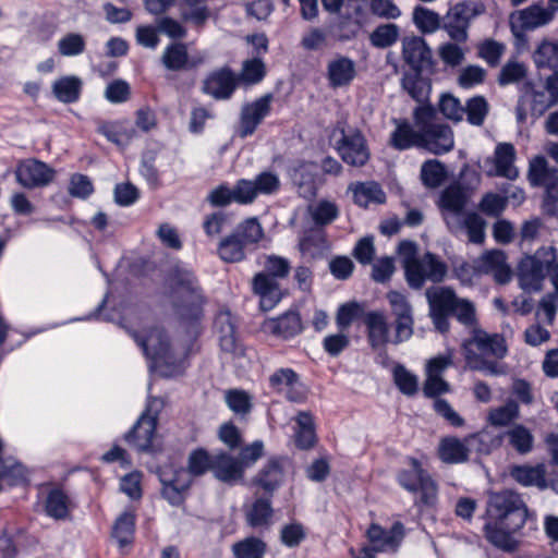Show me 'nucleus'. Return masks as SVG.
<instances>
[{
    "label": "nucleus",
    "instance_id": "nucleus-43",
    "mask_svg": "<svg viewBox=\"0 0 558 558\" xmlns=\"http://www.w3.org/2000/svg\"><path fill=\"white\" fill-rule=\"evenodd\" d=\"M295 444L300 449H310L316 441L314 418L308 412H300L295 417Z\"/></svg>",
    "mask_w": 558,
    "mask_h": 558
},
{
    "label": "nucleus",
    "instance_id": "nucleus-48",
    "mask_svg": "<svg viewBox=\"0 0 558 558\" xmlns=\"http://www.w3.org/2000/svg\"><path fill=\"white\" fill-rule=\"evenodd\" d=\"M554 12L541 5L533 4L519 13L521 26L524 29H534L549 23Z\"/></svg>",
    "mask_w": 558,
    "mask_h": 558
},
{
    "label": "nucleus",
    "instance_id": "nucleus-34",
    "mask_svg": "<svg viewBox=\"0 0 558 558\" xmlns=\"http://www.w3.org/2000/svg\"><path fill=\"white\" fill-rule=\"evenodd\" d=\"M271 497L259 496L245 508V521L253 529L269 526L274 515Z\"/></svg>",
    "mask_w": 558,
    "mask_h": 558
},
{
    "label": "nucleus",
    "instance_id": "nucleus-63",
    "mask_svg": "<svg viewBox=\"0 0 558 558\" xmlns=\"http://www.w3.org/2000/svg\"><path fill=\"white\" fill-rule=\"evenodd\" d=\"M527 73L526 66L517 60H509L501 68L497 82L500 86H507L522 81Z\"/></svg>",
    "mask_w": 558,
    "mask_h": 558
},
{
    "label": "nucleus",
    "instance_id": "nucleus-53",
    "mask_svg": "<svg viewBox=\"0 0 558 558\" xmlns=\"http://www.w3.org/2000/svg\"><path fill=\"white\" fill-rule=\"evenodd\" d=\"M519 417L520 408L514 400H508L504 405L495 408L488 413V422L496 427L508 426Z\"/></svg>",
    "mask_w": 558,
    "mask_h": 558
},
{
    "label": "nucleus",
    "instance_id": "nucleus-11",
    "mask_svg": "<svg viewBox=\"0 0 558 558\" xmlns=\"http://www.w3.org/2000/svg\"><path fill=\"white\" fill-rule=\"evenodd\" d=\"M515 159L517 151L511 143H498L494 154L484 159L482 169L489 178L499 177L514 181L519 177Z\"/></svg>",
    "mask_w": 558,
    "mask_h": 558
},
{
    "label": "nucleus",
    "instance_id": "nucleus-8",
    "mask_svg": "<svg viewBox=\"0 0 558 558\" xmlns=\"http://www.w3.org/2000/svg\"><path fill=\"white\" fill-rule=\"evenodd\" d=\"M162 405V401L158 398L148 399L145 411L141 414L133 428L124 436L129 445L138 451L150 449Z\"/></svg>",
    "mask_w": 558,
    "mask_h": 558
},
{
    "label": "nucleus",
    "instance_id": "nucleus-16",
    "mask_svg": "<svg viewBox=\"0 0 558 558\" xmlns=\"http://www.w3.org/2000/svg\"><path fill=\"white\" fill-rule=\"evenodd\" d=\"M477 14L475 5L466 2L457 3L447 13L442 28L456 43H464L468 39L470 22Z\"/></svg>",
    "mask_w": 558,
    "mask_h": 558
},
{
    "label": "nucleus",
    "instance_id": "nucleus-58",
    "mask_svg": "<svg viewBox=\"0 0 558 558\" xmlns=\"http://www.w3.org/2000/svg\"><path fill=\"white\" fill-rule=\"evenodd\" d=\"M421 179L425 186L436 189L442 184L446 179V170L438 160H427L422 165Z\"/></svg>",
    "mask_w": 558,
    "mask_h": 558
},
{
    "label": "nucleus",
    "instance_id": "nucleus-44",
    "mask_svg": "<svg viewBox=\"0 0 558 558\" xmlns=\"http://www.w3.org/2000/svg\"><path fill=\"white\" fill-rule=\"evenodd\" d=\"M246 244L232 232L221 239L218 245V255L226 263H240L245 258Z\"/></svg>",
    "mask_w": 558,
    "mask_h": 558
},
{
    "label": "nucleus",
    "instance_id": "nucleus-1",
    "mask_svg": "<svg viewBox=\"0 0 558 558\" xmlns=\"http://www.w3.org/2000/svg\"><path fill=\"white\" fill-rule=\"evenodd\" d=\"M486 518V539L506 553H514L520 544L514 534L523 527L527 518V507L521 496L512 490L492 494Z\"/></svg>",
    "mask_w": 558,
    "mask_h": 558
},
{
    "label": "nucleus",
    "instance_id": "nucleus-18",
    "mask_svg": "<svg viewBox=\"0 0 558 558\" xmlns=\"http://www.w3.org/2000/svg\"><path fill=\"white\" fill-rule=\"evenodd\" d=\"M272 96L266 94L241 109L239 135L244 138L252 135L262 121L270 113Z\"/></svg>",
    "mask_w": 558,
    "mask_h": 558
},
{
    "label": "nucleus",
    "instance_id": "nucleus-49",
    "mask_svg": "<svg viewBox=\"0 0 558 558\" xmlns=\"http://www.w3.org/2000/svg\"><path fill=\"white\" fill-rule=\"evenodd\" d=\"M135 529V513L126 510L119 515L112 529V536L120 547L130 544L133 539Z\"/></svg>",
    "mask_w": 558,
    "mask_h": 558
},
{
    "label": "nucleus",
    "instance_id": "nucleus-6",
    "mask_svg": "<svg viewBox=\"0 0 558 558\" xmlns=\"http://www.w3.org/2000/svg\"><path fill=\"white\" fill-rule=\"evenodd\" d=\"M397 482L403 489L416 496L415 506L429 508L436 505L438 485L417 459H408V468L398 472Z\"/></svg>",
    "mask_w": 558,
    "mask_h": 558
},
{
    "label": "nucleus",
    "instance_id": "nucleus-29",
    "mask_svg": "<svg viewBox=\"0 0 558 558\" xmlns=\"http://www.w3.org/2000/svg\"><path fill=\"white\" fill-rule=\"evenodd\" d=\"M252 289L259 296L260 308L265 312L272 310L281 300L279 283L265 272H258L254 276Z\"/></svg>",
    "mask_w": 558,
    "mask_h": 558
},
{
    "label": "nucleus",
    "instance_id": "nucleus-31",
    "mask_svg": "<svg viewBox=\"0 0 558 558\" xmlns=\"http://www.w3.org/2000/svg\"><path fill=\"white\" fill-rule=\"evenodd\" d=\"M468 203L466 191L459 184H451L447 186L440 195V207L447 211L445 215L446 222L448 220H456L461 217L463 209Z\"/></svg>",
    "mask_w": 558,
    "mask_h": 558
},
{
    "label": "nucleus",
    "instance_id": "nucleus-22",
    "mask_svg": "<svg viewBox=\"0 0 558 558\" xmlns=\"http://www.w3.org/2000/svg\"><path fill=\"white\" fill-rule=\"evenodd\" d=\"M363 323L366 327L367 340L369 345L377 350L392 343L390 338V325L383 311H369L364 314Z\"/></svg>",
    "mask_w": 558,
    "mask_h": 558
},
{
    "label": "nucleus",
    "instance_id": "nucleus-62",
    "mask_svg": "<svg viewBox=\"0 0 558 558\" xmlns=\"http://www.w3.org/2000/svg\"><path fill=\"white\" fill-rule=\"evenodd\" d=\"M213 465L214 456L203 448L193 450L189 456L187 471L192 476H201L209 470L213 472Z\"/></svg>",
    "mask_w": 558,
    "mask_h": 558
},
{
    "label": "nucleus",
    "instance_id": "nucleus-9",
    "mask_svg": "<svg viewBox=\"0 0 558 558\" xmlns=\"http://www.w3.org/2000/svg\"><path fill=\"white\" fill-rule=\"evenodd\" d=\"M341 138L337 142L336 149L343 160L352 167H363L371 158L367 141L363 133L355 129H340Z\"/></svg>",
    "mask_w": 558,
    "mask_h": 558
},
{
    "label": "nucleus",
    "instance_id": "nucleus-33",
    "mask_svg": "<svg viewBox=\"0 0 558 558\" xmlns=\"http://www.w3.org/2000/svg\"><path fill=\"white\" fill-rule=\"evenodd\" d=\"M355 75V63L348 57H337L327 65V78L332 88L350 85Z\"/></svg>",
    "mask_w": 558,
    "mask_h": 558
},
{
    "label": "nucleus",
    "instance_id": "nucleus-64",
    "mask_svg": "<svg viewBox=\"0 0 558 558\" xmlns=\"http://www.w3.org/2000/svg\"><path fill=\"white\" fill-rule=\"evenodd\" d=\"M439 112L452 122H460L463 120V105L460 100L451 94H442L438 101Z\"/></svg>",
    "mask_w": 558,
    "mask_h": 558
},
{
    "label": "nucleus",
    "instance_id": "nucleus-32",
    "mask_svg": "<svg viewBox=\"0 0 558 558\" xmlns=\"http://www.w3.org/2000/svg\"><path fill=\"white\" fill-rule=\"evenodd\" d=\"M269 386L277 392L284 393L286 398L293 402L303 399L296 390L300 386L299 375L291 368H279L269 377Z\"/></svg>",
    "mask_w": 558,
    "mask_h": 558
},
{
    "label": "nucleus",
    "instance_id": "nucleus-50",
    "mask_svg": "<svg viewBox=\"0 0 558 558\" xmlns=\"http://www.w3.org/2000/svg\"><path fill=\"white\" fill-rule=\"evenodd\" d=\"M489 105L485 97L474 96L469 98L463 106V116L466 121L474 126H482L488 116Z\"/></svg>",
    "mask_w": 558,
    "mask_h": 558
},
{
    "label": "nucleus",
    "instance_id": "nucleus-15",
    "mask_svg": "<svg viewBox=\"0 0 558 558\" xmlns=\"http://www.w3.org/2000/svg\"><path fill=\"white\" fill-rule=\"evenodd\" d=\"M171 286L175 306L191 305V307H195L201 303V288L192 271L177 269L171 278Z\"/></svg>",
    "mask_w": 558,
    "mask_h": 558
},
{
    "label": "nucleus",
    "instance_id": "nucleus-26",
    "mask_svg": "<svg viewBox=\"0 0 558 558\" xmlns=\"http://www.w3.org/2000/svg\"><path fill=\"white\" fill-rule=\"evenodd\" d=\"M366 536L379 551L395 549L404 536V526L401 522H395L389 530H385L379 524L372 523L366 531Z\"/></svg>",
    "mask_w": 558,
    "mask_h": 558
},
{
    "label": "nucleus",
    "instance_id": "nucleus-7",
    "mask_svg": "<svg viewBox=\"0 0 558 558\" xmlns=\"http://www.w3.org/2000/svg\"><path fill=\"white\" fill-rule=\"evenodd\" d=\"M555 259L556 248L554 246L541 247L535 254L525 256L518 266L521 289L526 292L539 291Z\"/></svg>",
    "mask_w": 558,
    "mask_h": 558
},
{
    "label": "nucleus",
    "instance_id": "nucleus-27",
    "mask_svg": "<svg viewBox=\"0 0 558 558\" xmlns=\"http://www.w3.org/2000/svg\"><path fill=\"white\" fill-rule=\"evenodd\" d=\"M529 180L532 185H544L545 195L558 197V169H549L544 157L533 159L530 165Z\"/></svg>",
    "mask_w": 558,
    "mask_h": 558
},
{
    "label": "nucleus",
    "instance_id": "nucleus-57",
    "mask_svg": "<svg viewBox=\"0 0 558 558\" xmlns=\"http://www.w3.org/2000/svg\"><path fill=\"white\" fill-rule=\"evenodd\" d=\"M235 558H262L266 551V544L258 537H246L232 546Z\"/></svg>",
    "mask_w": 558,
    "mask_h": 558
},
{
    "label": "nucleus",
    "instance_id": "nucleus-37",
    "mask_svg": "<svg viewBox=\"0 0 558 558\" xmlns=\"http://www.w3.org/2000/svg\"><path fill=\"white\" fill-rule=\"evenodd\" d=\"M524 95L522 96L523 101L530 104L531 113L535 118L542 117L548 109L557 106L550 93L545 88V83L542 88H536L534 84L526 83L524 85Z\"/></svg>",
    "mask_w": 558,
    "mask_h": 558
},
{
    "label": "nucleus",
    "instance_id": "nucleus-3",
    "mask_svg": "<svg viewBox=\"0 0 558 558\" xmlns=\"http://www.w3.org/2000/svg\"><path fill=\"white\" fill-rule=\"evenodd\" d=\"M143 353L151 360L156 367H166L165 376H175L183 372L187 352L173 347L165 330L154 327L143 332L129 331Z\"/></svg>",
    "mask_w": 558,
    "mask_h": 558
},
{
    "label": "nucleus",
    "instance_id": "nucleus-52",
    "mask_svg": "<svg viewBox=\"0 0 558 558\" xmlns=\"http://www.w3.org/2000/svg\"><path fill=\"white\" fill-rule=\"evenodd\" d=\"M45 509L49 517L63 520L70 513V499L61 489H52L46 498Z\"/></svg>",
    "mask_w": 558,
    "mask_h": 558
},
{
    "label": "nucleus",
    "instance_id": "nucleus-60",
    "mask_svg": "<svg viewBox=\"0 0 558 558\" xmlns=\"http://www.w3.org/2000/svg\"><path fill=\"white\" fill-rule=\"evenodd\" d=\"M233 232L241 238L246 246L258 243L264 236V230L256 217L245 219L236 226Z\"/></svg>",
    "mask_w": 558,
    "mask_h": 558
},
{
    "label": "nucleus",
    "instance_id": "nucleus-46",
    "mask_svg": "<svg viewBox=\"0 0 558 558\" xmlns=\"http://www.w3.org/2000/svg\"><path fill=\"white\" fill-rule=\"evenodd\" d=\"M465 441L469 445L470 450L473 449L480 454H489L493 450L501 446L502 435L483 429L478 433L466 436Z\"/></svg>",
    "mask_w": 558,
    "mask_h": 558
},
{
    "label": "nucleus",
    "instance_id": "nucleus-19",
    "mask_svg": "<svg viewBox=\"0 0 558 558\" xmlns=\"http://www.w3.org/2000/svg\"><path fill=\"white\" fill-rule=\"evenodd\" d=\"M402 58L413 72H424L433 65V53L424 38L418 36L402 39Z\"/></svg>",
    "mask_w": 558,
    "mask_h": 558
},
{
    "label": "nucleus",
    "instance_id": "nucleus-41",
    "mask_svg": "<svg viewBox=\"0 0 558 558\" xmlns=\"http://www.w3.org/2000/svg\"><path fill=\"white\" fill-rule=\"evenodd\" d=\"M160 61L169 71L187 70L189 52L186 45L182 43L168 45L161 54Z\"/></svg>",
    "mask_w": 558,
    "mask_h": 558
},
{
    "label": "nucleus",
    "instance_id": "nucleus-59",
    "mask_svg": "<svg viewBox=\"0 0 558 558\" xmlns=\"http://www.w3.org/2000/svg\"><path fill=\"white\" fill-rule=\"evenodd\" d=\"M413 22L424 34H433L440 28L439 14L424 7H416L414 9Z\"/></svg>",
    "mask_w": 558,
    "mask_h": 558
},
{
    "label": "nucleus",
    "instance_id": "nucleus-25",
    "mask_svg": "<svg viewBox=\"0 0 558 558\" xmlns=\"http://www.w3.org/2000/svg\"><path fill=\"white\" fill-rule=\"evenodd\" d=\"M298 248L306 262L322 258L329 248L325 231L320 228L305 230L299 238Z\"/></svg>",
    "mask_w": 558,
    "mask_h": 558
},
{
    "label": "nucleus",
    "instance_id": "nucleus-61",
    "mask_svg": "<svg viewBox=\"0 0 558 558\" xmlns=\"http://www.w3.org/2000/svg\"><path fill=\"white\" fill-rule=\"evenodd\" d=\"M266 75V66L263 60L258 57L245 60L242 64L240 76L245 84L254 85L263 81Z\"/></svg>",
    "mask_w": 558,
    "mask_h": 558
},
{
    "label": "nucleus",
    "instance_id": "nucleus-13",
    "mask_svg": "<svg viewBox=\"0 0 558 558\" xmlns=\"http://www.w3.org/2000/svg\"><path fill=\"white\" fill-rule=\"evenodd\" d=\"M290 462L286 458H270L252 478V486L272 497L274 493L284 483Z\"/></svg>",
    "mask_w": 558,
    "mask_h": 558
},
{
    "label": "nucleus",
    "instance_id": "nucleus-35",
    "mask_svg": "<svg viewBox=\"0 0 558 558\" xmlns=\"http://www.w3.org/2000/svg\"><path fill=\"white\" fill-rule=\"evenodd\" d=\"M511 477L522 486H535L543 490L548 487L544 464L514 465L510 469Z\"/></svg>",
    "mask_w": 558,
    "mask_h": 558
},
{
    "label": "nucleus",
    "instance_id": "nucleus-30",
    "mask_svg": "<svg viewBox=\"0 0 558 558\" xmlns=\"http://www.w3.org/2000/svg\"><path fill=\"white\" fill-rule=\"evenodd\" d=\"M96 131L119 147H126L137 136V132L129 122L102 120L96 121Z\"/></svg>",
    "mask_w": 558,
    "mask_h": 558
},
{
    "label": "nucleus",
    "instance_id": "nucleus-20",
    "mask_svg": "<svg viewBox=\"0 0 558 558\" xmlns=\"http://www.w3.org/2000/svg\"><path fill=\"white\" fill-rule=\"evenodd\" d=\"M476 269L481 274L492 275L499 284H506L512 278V270L507 263V255L501 250L484 252L476 260Z\"/></svg>",
    "mask_w": 558,
    "mask_h": 558
},
{
    "label": "nucleus",
    "instance_id": "nucleus-10",
    "mask_svg": "<svg viewBox=\"0 0 558 558\" xmlns=\"http://www.w3.org/2000/svg\"><path fill=\"white\" fill-rule=\"evenodd\" d=\"M463 348L470 360L478 352L481 356L502 359L507 354V344L500 333H488L481 326L471 330L470 337L464 340Z\"/></svg>",
    "mask_w": 558,
    "mask_h": 558
},
{
    "label": "nucleus",
    "instance_id": "nucleus-47",
    "mask_svg": "<svg viewBox=\"0 0 558 558\" xmlns=\"http://www.w3.org/2000/svg\"><path fill=\"white\" fill-rule=\"evenodd\" d=\"M208 0H182L180 4L181 17L196 26H203L209 17Z\"/></svg>",
    "mask_w": 558,
    "mask_h": 558
},
{
    "label": "nucleus",
    "instance_id": "nucleus-40",
    "mask_svg": "<svg viewBox=\"0 0 558 558\" xmlns=\"http://www.w3.org/2000/svg\"><path fill=\"white\" fill-rule=\"evenodd\" d=\"M537 69H547L558 72V40H542L532 54Z\"/></svg>",
    "mask_w": 558,
    "mask_h": 558
},
{
    "label": "nucleus",
    "instance_id": "nucleus-56",
    "mask_svg": "<svg viewBox=\"0 0 558 558\" xmlns=\"http://www.w3.org/2000/svg\"><path fill=\"white\" fill-rule=\"evenodd\" d=\"M390 141L391 145L400 150L418 146V129L413 130L408 122H402L392 132Z\"/></svg>",
    "mask_w": 558,
    "mask_h": 558
},
{
    "label": "nucleus",
    "instance_id": "nucleus-42",
    "mask_svg": "<svg viewBox=\"0 0 558 558\" xmlns=\"http://www.w3.org/2000/svg\"><path fill=\"white\" fill-rule=\"evenodd\" d=\"M502 435L509 445L520 454H526L532 451L534 446V436L531 430L522 424H514Z\"/></svg>",
    "mask_w": 558,
    "mask_h": 558
},
{
    "label": "nucleus",
    "instance_id": "nucleus-4",
    "mask_svg": "<svg viewBox=\"0 0 558 558\" xmlns=\"http://www.w3.org/2000/svg\"><path fill=\"white\" fill-rule=\"evenodd\" d=\"M414 125L418 129V147L435 155L450 151L454 146L451 128L437 119L433 105H418L413 111Z\"/></svg>",
    "mask_w": 558,
    "mask_h": 558
},
{
    "label": "nucleus",
    "instance_id": "nucleus-38",
    "mask_svg": "<svg viewBox=\"0 0 558 558\" xmlns=\"http://www.w3.org/2000/svg\"><path fill=\"white\" fill-rule=\"evenodd\" d=\"M423 72L404 73L401 80L402 88L421 105H430L428 101L432 90L429 80L422 76Z\"/></svg>",
    "mask_w": 558,
    "mask_h": 558
},
{
    "label": "nucleus",
    "instance_id": "nucleus-24",
    "mask_svg": "<svg viewBox=\"0 0 558 558\" xmlns=\"http://www.w3.org/2000/svg\"><path fill=\"white\" fill-rule=\"evenodd\" d=\"M303 329L301 316L298 311L290 310L284 314L266 319L263 323V330L272 336L290 339L299 335Z\"/></svg>",
    "mask_w": 558,
    "mask_h": 558
},
{
    "label": "nucleus",
    "instance_id": "nucleus-5",
    "mask_svg": "<svg viewBox=\"0 0 558 558\" xmlns=\"http://www.w3.org/2000/svg\"><path fill=\"white\" fill-rule=\"evenodd\" d=\"M399 251L409 255L404 259V269L407 281L412 289H421L427 280L439 283L445 279L448 267L436 255L426 253L423 257L415 258V244L410 241L401 242Z\"/></svg>",
    "mask_w": 558,
    "mask_h": 558
},
{
    "label": "nucleus",
    "instance_id": "nucleus-51",
    "mask_svg": "<svg viewBox=\"0 0 558 558\" xmlns=\"http://www.w3.org/2000/svg\"><path fill=\"white\" fill-rule=\"evenodd\" d=\"M400 37L397 24L387 23L378 25L369 35L371 45L375 48L386 49L393 46Z\"/></svg>",
    "mask_w": 558,
    "mask_h": 558
},
{
    "label": "nucleus",
    "instance_id": "nucleus-14",
    "mask_svg": "<svg viewBox=\"0 0 558 558\" xmlns=\"http://www.w3.org/2000/svg\"><path fill=\"white\" fill-rule=\"evenodd\" d=\"M54 175V169L35 158L20 161L15 169L16 181L25 189L47 186Z\"/></svg>",
    "mask_w": 558,
    "mask_h": 558
},
{
    "label": "nucleus",
    "instance_id": "nucleus-17",
    "mask_svg": "<svg viewBox=\"0 0 558 558\" xmlns=\"http://www.w3.org/2000/svg\"><path fill=\"white\" fill-rule=\"evenodd\" d=\"M238 86V76L229 68L223 66L210 72L202 83V92L216 100H228Z\"/></svg>",
    "mask_w": 558,
    "mask_h": 558
},
{
    "label": "nucleus",
    "instance_id": "nucleus-39",
    "mask_svg": "<svg viewBox=\"0 0 558 558\" xmlns=\"http://www.w3.org/2000/svg\"><path fill=\"white\" fill-rule=\"evenodd\" d=\"M83 82L74 75L63 76L52 84L54 97L63 104H73L81 97Z\"/></svg>",
    "mask_w": 558,
    "mask_h": 558
},
{
    "label": "nucleus",
    "instance_id": "nucleus-45",
    "mask_svg": "<svg viewBox=\"0 0 558 558\" xmlns=\"http://www.w3.org/2000/svg\"><path fill=\"white\" fill-rule=\"evenodd\" d=\"M353 201L361 207H367L371 203L383 204L386 194L375 182L357 183L352 187Z\"/></svg>",
    "mask_w": 558,
    "mask_h": 558
},
{
    "label": "nucleus",
    "instance_id": "nucleus-21",
    "mask_svg": "<svg viewBox=\"0 0 558 558\" xmlns=\"http://www.w3.org/2000/svg\"><path fill=\"white\" fill-rule=\"evenodd\" d=\"M486 221L474 211L466 213L456 220H448L447 228L456 236L466 234L469 242L473 244H483Z\"/></svg>",
    "mask_w": 558,
    "mask_h": 558
},
{
    "label": "nucleus",
    "instance_id": "nucleus-36",
    "mask_svg": "<svg viewBox=\"0 0 558 558\" xmlns=\"http://www.w3.org/2000/svg\"><path fill=\"white\" fill-rule=\"evenodd\" d=\"M439 459L448 464H460L469 460L470 447L465 441L457 437H445L438 448Z\"/></svg>",
    "mask_w": 558,
    "mask_h": 558
},
{
    "label": "nucleus",
    "instance_id": "nucleus-2",
    "mask_svg": "<svg viewBox=\"0 0 558 558\" xmlns=\"http://www.w3.org/2000/svg\"><path fill=\"white\" fill-rule=\"evenodd\" d=\"M425 295L433 325L440 333H447L450 330V316L470 331L480 326L475 304L469 299L459 298L452 288L428 289Z\"/></svg>",
    "mask_w": 558,
    "mask_h": 558
},
{
    "label": "nucleus",
    "instance_id": "nucleus-55",
    "mask_svg": "<svg viewBox=\"0 0 558 558\" xmlns=\"http://www.w3.org/2000/svg\"><path fill=\"white\" fill-rule=\"evenodd\" d=\"M393 383L401 393L413 397L418 391V377L408 371L402 364H397L392 369Z\"/></svg>",
    "mask_w": 558,
    "mask_h": 558
},
{
    "label": "nucleus",
    "instance_id": "nucleus-12",
    "mask_svg": "<svg viewBox=\"0 0 558 558\" xmlns=\"http://www.w3.org/2000/svg\"><path fill=\"white\" fill-rule=\"evenodd\" d=\"M387 300L390 304L391 313L395 318V336L392 338V343L399 344L409 340L413 335V307L407 296L397 291L388 292Z\"/></svg>",
    "mask_w": 558,
    "mask_h": 558
},
{
    "label": "nucleus",
    "instance_id": "nucleus-54",
    "mask_svg": "<svg viewBox=\"0 0 558 558\" xmlns=\"http://www.w3.org/2000/svg\"><path fill=\"white\" fill-rule=\"evenodd\" d=\"M308 211L312 220L316 225V228L323 229V227L330 225L339 216L338 206L330 201H319L316 205L310 206Z\"/></svg>",
    "mask_w": 558,
    "mask_h": 558
},
{
    "label": "nucleus",
    "instance_id": "nucleus-28",
    "mask_svg": "<svg viewBox=\"0 0 558 558\" xmlns=\"http://www.w3.org/2000/svg\"><path fill=\"white\" fill-rule=\"evenodd\" d=\"M214 476L220 482L233 485L244 476L243 463L227 452L214 454Z\"/></svg>",
    "mask_w": 558,
    "mask_h": 558
},
{
    "label": "nucleus",
    "instance_id": "nucleus-23",
    "mask_svg": "<svg viewBox=\"0 0 558 558\" xmlns=\"http://www.w3.org/2000/svg\"><path fill=\"white\" fill-rule=\"evenodd\" d=\"M214 329L222 351L233 354L241 351L236 336V322L229 311H221L216 315Z\"/></svg>",
    "mask_w": 558,
    "mask_h": 558
}]
</instances>
